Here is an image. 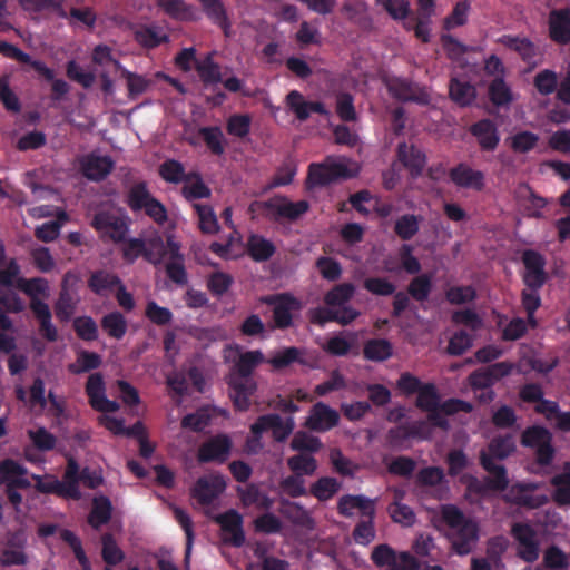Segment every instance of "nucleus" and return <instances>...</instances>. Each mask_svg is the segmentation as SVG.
I'll return each mask as SVG.
<instances>
[{
    "mask_svg": "<svg viewBox=\"0 0 570 570\" xmlns=\"http://www.w3.org/2000/svg\"><path fill=\"white\" fill-rule=\"evenodd\" d=\"M60 538L63 542H66L73 551L76 559L81 566L82 570H92L91 563L82 548L80 539L70 530H62L60 533Z\"/></svg>",
    "mask_w": 570,
    "mask_h": 570,
    "instance_id": "e2e57ef3",
    "label": "nucleus"
},
{
    "mask_svg": "<svg viewBox=\"0 0 570 570\" xmlns=\"http://www.w3.org/2000/svg\"><path fill=\"white\" fill-rule=\"evenodd\" d=\"M66 0H19L21 8L30 14L52 12L61 19H68V11L63 7Z\"/></svg>",
    "mask_w": 570,
    "mask_h": 570,
    "instance_id": "c756f323",
    "label": "nucleus"
},
{
    "mask_svg": "<svg viewBox=\"0 0 570 570\" xmlns=\"http://www.w3.org/2000/svg\"><path fill=\"white\" fill-rule=\"evenodd\" d=\"M246 252L254 262L262 263L273 257L276 247L264 236L252 233L246 240Z\"/></svg>",
    "mask_w": 570,
    "mask_h": 570,
    "instance_id": "cd10ccee",
    "label": "nucleus"
},
{
    "mask_svg": "<svg viewBox=\"0 0 570 570\" xmlns=\"http://www.w3.org/2000/svg\"><path fill=\"white\" fill-rule=\"evenodd\" d=\"M196 71L204 85L208 87L223 81L220 66L207 56L203 61L197 62Z\"/></svg>",
    "mask_w": 570,
    "mask_h": 570,
    "instance_id": "a18cd8bd",
    "label": "nucleus"
},
{
    "mask_svg": "<svg viewBox=\"0 0 570 570\" xmlns=\"http://www.w3.org/2000/svg\"><path fill=\"white\" fill-rule=\"evenodd\" d=\"M338 423V412L324 402H317L311 407L304 425L313 432H327Z\"/></svg>",
    "mask_w": 570,
    "mask_h": 570,
    "instance_id": "2eb2a0df",
    "label": "nucleus"
},
{
    "mask_svg": "<svg viewBox=\"0 0 570 570\" xmlns=\"http://www.w3.org/2000/svg\"><path fill=\"white\" fill-rule=\"evenodd\" d=\"M68 219L66 212H60L56 220H50L37 226L35 236L43 243L53 242L60 234L63 222Z\"/></svg>",
    "mask_w": 570,
    "mask_h": 570,
    "instance_id": "603ef678",
    "label": "nucleus"
},
{
    "mask_svg": "<svg viewBox=\"0 0 570 570\" xmlns=\"http://www.w3.org/2000/svg\"><path fill=\"white\" fill-rule=\"evenodd\" d=\"M114 161L109 156L90 154L81 160L82 174L92 181L104 180L112 170Z\"/></svg>",
    "mask_w": 570,
    "mask_h": 570,
    "instance_id": "393cba45",
    "label": "nucleus"
},
{
    "mask_svg": "<svg viewBox=\"0 0 570 570\" xmlns=\"http://www.w3.org/2000/svg\"><path fill=\"white\" fill-rule=\"evenodd\" d=\"M265 303L274 305L273 321L276 328L286 330L293 325L292 312L301 308L299 301L291 294L268 296Z\"/></svg>",
    "mask_w": 570,
    "mask_h": 570,
    "instance_id": "1a4fd4ad",
    "label": "nucleus"
},
{
    "mask_svg": "<svg viewBox=\"0 0 570 570\" xmlns=\"http://www.w3.org/2000/svg\"><path fill=\"white\" fill-rule=\"evenodd\" d=\"M554 488L552 500L558 507L570 505V472L556 474L550 480Z\"/></svg>",
    "mask_w": 570,
    "mask_h": 570,
    "instance_id": "a19ab883",
    "label": "nucleus"
},
{
    "mask_svg": "<svg viewBox=\"0 0 570 570\" xmlns=\"http://www.w3.org/2000/svg\"><path fill=\"white\" fill-rule=\"evenodd\" d=\"M295 422L293 417L283 420L278 414H264L256 419L255 430L258 432L272 431L273 439L276 442H284L293 433Z\"/></svg>",
    "mask_w": 570,
    "mask_h": 570,
    "instance_id": "f3484780",
    "label": "nucleus"
},
{
    "mask_svg": "<svg viewBox=\"0 0 570 570\" xmlns=\"http://www.w3.org/2000/svg\"><path fill=\"white\" fill-rule=\"evenodd\" d=\"M362 354L366 361L383 363L392 357L393 344L387 338H370L364 342Z\"/></svg>",
    "mask_w": 570,
    "mask_h": 570,
    "instance_id": "c85d7f7f",
    "label": "nucleus"
},
{
    "mask_svg": "<svg viewBox=\"0 0 570 570\" xmlns=\"http://www.w3.org/2000/svg\"><path fill=\"white\" fill-rule=\"evenodd\" d=\"M476 291L471 285L451 286L445 291V299L451 305H463L472 303L476 298Z\"/></svg>",
    "mask_w": 570,
    "mask_h": 570,
    "instance_id": "052dcab7",
    "label": "nucleus"
},
{
    "mask_svg": "<svg viewBox=\"0 0 570 570\" xmlns=\"http://www.w3.org/2000/svg\"><path fill=\"white\" fill-rule=\"evenodd\" d=\"M100 325L108 336L115 340H121L126 335L128 327L127 320L118 311L104 315Z\"/></svg>",
    "mask_w": 570,
    "mask_h": 570,
    "instance_id": "4c0bfd02",
    "label": "nucleus"
},
{
    "mask_svg": "<svg viewBox=\"0 0 570 570\" xmlns=\"http://www.w3.org/2000/svg\"><path fill=\"white\" fill-rule=\"evenodd\" d=\"M387 90L393 98L403 102L430 104L431 96L424 89L404 78H393L387 82Z\"/></svg>",
    "mask_w": 570,
    "mask_h": 570,
    "instance_id": "9b49d317",
    "label": "nucleus"
},
{
    "mask_svg": "<svg viewBox=\"0 0 570 570\" xmlns=\"http://www.w3.org/2000/svg\"><path fill=\"white\" fill-rule=\"evenodd\" d=\"M441 517L450 528L452 550L459 556L469 554L479 539V527L454 504L443 505Z\"/></svg>",
    "mask_w": 570,
    "mask_h": 570,
    "instance_id": "7ed1b4c3",
    "label": "nucleus"
},
{
    "mask_svg": "<svg viewBox=\"0 0 570 570\" xmlns=\"http://www.w3.org/2000/svg\"><path fill=\"white\" fill-rule=\"evenodd\" d=\"M154 199L146 181L134 184L127 194V205L132 212L142 210Z\"/></svg>",
    "mask_w": 570,
    "mask_h": 570,
    "instance_id": "79ce46f5",
    "label": "nucleus"
},
{
    "mask_svg": "<svg viewBox=\"0 0 570 570\" xmlns=\"http://www.w3.org/2000/svg\"><path fill=\"white\" fill-rule=\"evenodd\" d=\"M30 309L39 322V333L48 342L58 340V330L52 324V314L49 305L41 299L30 301Z\"/></svg>",
    "mask_w": 570,
    "mask_h": 570,
    "instance_id": "a878e982",
    "label": "nucleus"
},
{
    "mask_svg": "<svg viewBox=\"0 0 570 570\" xmlns=\"http://www.w3.org/2000/svg\"><path fill=\"white\" fill-rule=\"evenodd\" d=\"M181 195L188 202L196 199L209 198L212 195L210 188L204 183L202 175L198 171H189L188 179L184 183Z\"/></svg>",
    "mask_w": 570,
    "mask_h": 570,
    "instance_id": "2f4dec72",
    "label": "nucleus"
},
{
    "mask_svg": "<svg viewBox=\"0 0 570 570\" xmlns=\"http://www.w3.org/2000/svg\"><path fill=\"white\" fill-rule=\"evenodd\" d=\"M66 281L65 277L59 297L55 304V313L60 322H68L72 317L77 306V301L73 299L70 291L66 286Z\"/></svg>",
    "mask_w": 570,
    "mask_h": 570,
    "instance_id": "37998d69",
    "label": "nucleus"
},
{
    "mask_svg": "<svg viewBox=\"0 0 570 570\" xmlns=\"http://www.w3.org/2000/svg\"><path fill=\"white\" fill-rule=\"evenodd\" d=\"M511 535L518 542L517 556L528 563H533L540 554V543L535 530L524 522H517L511 528Z\"/></svg>",
    "mask_w": 570,
    "mask_h": 570,
    "instance_id": "0eeeda50",
    "label": "nucleus"
},
{
    "mask_svg": "<svg viewBox=\"0 0 570 570\" xmlns=\"http://www.w3.org/2000/svg\"><path fill=\"white\" fill-rule=\"evenodd\" d=\"M60 538L63 542H66L73 551L76 559L81 566L82 570H92L91 563L82 548L80 539L70 530H62L60 533Z\"/></svg>",
    "mask_w": 570,
    "mask_h": 570,
    "instance_id": "0e129e2a",
    "label": "nucleus"
},
{
    "mask_svg": "<svg viewBox=\"0 0 570 570\" xmlns=\"http://www.w3.org/2000/svg\"><path fill=\"white\" fill-rule=\"evenodd\" d=\"M521 444L535 450V460L539 465L547 466L551 464L554 448L552 445V433L547 428L541 425L527 428L521 434Z\"/></svg>",
    "mask_w": 570,
    "mask_h": 570,
    "instance_id": "423d86ee",
    "label": "nucleus"
},
{
    "mask_svg": "<svg viewBox=\"0 0 570 570\" xmlns=\"http://www.w3.org/2000/svg\"><path fill=\"white\" fill-rule=\"evenodd\" d=\"M121 279L112 273L104 269L91 273L88 278L89 289L98 296H105L108 292L120 285Z\"/></svg>",
    "mask_w": 570,
    "mask_h": 570,
    "instance_id": "7c9ffc66",
    "label": "nucleus"
},
{
    "mask_svg": "<svg viewBox=\"0 0 570 570\" xmlns=\"http://www.w3.org/2000/svg\"><path fill=\"white\" fill-rule=\"evenodd\" d=\"M232 446V440L227 434H217L199 446L197 459L200 463H224L230 454Z\"/></svg>",
    "mask_w": 570,
    "mask_h": 570,
    "instance_id": "f8f14e48",
    "label": "nucleus"
},
{
    "mask_svg": "<svg viewBox=\"0 0 570 570\" xmlns=\"http://www.w3.org/2000/svg\"><path fill=\"white\" fill-rule=\"evenodd\" d=\"M91 227L101 239H109L115 244L125 242L129 232L127 219L111 210H98L91 218Z\"/></svg>",
    "mask_w": 570,
    "mask_h": 570,
    "instance_id": "39448f33",
    "label": "nucleus"
},
{
    "mask_svg": "<svg viewBox=\"0 0 570 570\" xmlns=\"http://www.w3.org/2000/svg\"><path fill=\"white\" fill-rule=\"evenodd\" d=\"M264 362V354L259 350L246 351L239 354L237 361L230 367L228 375L254 379L253 374L258 365Z\"/></svg>",
    "mask_w": 570,
    "mask_h": 570,
    "instance_id": "bb28decb",
    "label": "nucleus"
},
{
    "mask_svg": "<svg viewBox=\"0 0 570 570\" xmlns=\"http://www.w3.org/2000/svg\"><path fill=\"white\" fill-rule=\"evenodd\" d=\"M101 557L108 566H116L125 559V553L118 547L115 538L110 533H105L101 537Z\"/></svg>",
    "mask_w": 570,
    "mask_h": 570,
    "instance_id": "13d9d810",
    "label": "nucleus"
},
{
    "mask_svg": "<svg viewBox=\"0 0 570 570\" xmlns=\"http://www.w3.org/2000/svg\"><path fill=\"white\" fill-rule=\"evenodd\" d=\"M449 95L455 104L461 107H466L474 101L476 90L469 81H461L456 78H452L449 85Z\"/></svg>",
    "mask_w": 570,
    "mask_h": 570,
    "instance_id": "473e14b6",
    "label": "nucleus"
},
{
    "mask_svg": "<svg viewBox=\"0 0 570 570\" xmlns=\"http://www.w3.org/2000/svg\"><path fill=\"white\" fill-rule=\"evenodd\" d=\"M386 444L394 450H407L411 448V434L405 424L391 428L385 436Z\"/></svg>",
    "mask_w": 570,
    "mask_h": 570,
    "instance_id": "6e6d98bb",
    "label": "nucleus"
},
{
    "mask_svg": "<svg viewBox=\"0 0 570 570\" xmlns=\"http://www.w3.org/2000/svg\"><path fill=\"white\" fill-rule=\"evenodd\" d=\"M354 173L342 161L326 157L322 163H312L308 166L306 184L309 188L327 186L340 179L354 177Z\"/></svg>",
    "mask_w": 570,
    "mask_h": 570,
    "instance_id": "20e7f679",
    "label": "nucleus"
},
{
    "mask_svg": "<svg viewBox=\"0 0 570 570\" xmlns=\"http://www.w3.org/2000/svg\"><path fill=\"white\" fill-rule=\"evenodd\" d=\"M226 383L235 409L240 412L247 411L250 407L252 397L257 390L255 379L227 375Z\"/></svg>",
    "mask_w": 570,
    "mask_h": 570,
    "instance_id": "ddd939ff",
    "label": "nucleus"
},
{
    "mask_svg": "<svg viewBox=\"0 0 570 570\" xmlns=\"http://www.w3.org/2000/svg\"><path fill=\"white\" fill-rule=\"evenodd\" d=\"M376 499H370L363 494H345L337 502V513L345 518L353 517V510L357 509L362 517L376 514Z\"/></svg>",
    "mask_w": 570,
    "mask_h": 570,
    "instance_id": "aec40b11",
    "label": "nucleus"
},
{
    "mask_svg": "<svg viewBox=\"0 0 570 570\" xmlns=\"http://www.w3.org/2000/svg\"><path fill=\"white\" fill-rule=\"evenodd\" d=\"M363 288L375 296H390L395 293L396 286L386 277H366Z\"/></svg>",
    "mask_w": 570,
    "mask_h": 570,
    "instance_id": "774afa93",
    "label": "nucleus"
},
{
    "mask_svg": "<svg viewBox=\"0 0 570 570\" xmlns=\"http://www.w3.org/2000/svg\"><path fill=\"white\" fill-rule=\"evenodd\" d=\"M515 451L512 434L494 436L488 444V451L480 452V464L490 474L483 481L473 478L468 488L471 492L484 495L488 491L503 492L509 488L507 469L494 463V459L504 460Z\"/></svg>",
    "mask_w": 570,
    "mask_h": 570,
    "instance_id": "f257e3e1",
    "label": "nucleus"
},
{
    "mask_svg": "<svg viewBox=\"0 0 570 570\" xmlns=\"http://www.w3.org/2000/svg\"><path fill=\"white\" fill-rule=\"evenodd\" d=\"M135 40L144 48L154 49L169 41L168 35L161 32L158 27L141 26L134 33Z\"/></svg>",
    "mask_w": 570,
    "mask_h": 570,
    "instance_id": "72a5a7b5",
    "label": "nucleus"
},
{
    "mask_svg": "<svg viewBox=\"0 0 570 570\" xmlns=\"http://www.w3.org/2000/svg\"><path fill=\"white\" fill-rule=\"evenodd\" d=\"M340 488L341 483L335 478L322 476L311 485L308 493L324 502L332 499Z\"/></svg>",
    "mask_w": 570,
    "mask_h": 570,
    "instance_id": "c03bdc74",
    "label": "nucleus"
},
{
    "mask_svg": "<svg viewBox=\"0 0 570 570\" xmlns=\"http://www.w3.org/2000/svg\"><path fill=\"white\" fill-rule=\"evenodd\" d=\"M239 498L245 507L256 505L258 509L269 510L274 500L256 484H249L245 490H239Z\"/></svg>",
    "mask_w": 570,
    "mask_h": 570,
    "instance_id": "c9c22d12",
    "label": "nucleus"
},
{
    "mask_svg": "<svg viewBox=\"0 0 570 570\" xmlns=\"http://www.w3.org/2000/svg\"><path fill=\"white\" fill-rule=\"evenodd\" d=\"M416 406L422 411L436 410L440 406V395L433 383H425L417 392Z\"/></svg>",
    "mask_w": 570,
    "mask_h": 570,
    "instance_id": "680f3d73",
    "label": "nucleus"
},
{
    "mask_svg": "<svg viewBox=\"0 0 570 570\" xmlns=\"http://www.w3.org/2000/svg\"><path fill=\"white\" fill-rule=\"evenodd\" d=\"M287 466L295 475H313L317 470V461L311 454L298 453L287 459Z\"/></svg>",
    "mask_w": 570,
    "mask_h": 570,
    "instance_id": "8fccbe9b",
    "label": "nucleus"
},
{
    "mask_svg": "<svg viewBox=\"0 0 570 570\" xmlns=\"http://www.w3.org/2000/svg\"><path fill=\"white\" fill-rule=\"evenodd\" d=\"M226 489V482L219 474L200 476L190 490V494L200 505H209Z\"/></svg>",
    "mask_w": 570,
    "mask_h": 570,
    "instance_id": "dca6fc26",
    "label": "nucleus"
},
{
    "mask_svg": "<svg viewBox=\"0 0 570 570\" xmlns=\"http://www.w3.org/2000/svg\"><path fill=\"white\" fill-rule=\"evenodd\" d=\"M500 42L507 48L518 52L522 60L528 63L532 62L537 56V48L528 38L503 36Z\"/></svg>",
    "mask_w": 570,
    "mask_h": 570,
    "instance_id": "e433bc0d",
    "label": "nucleus"
},
{
    "mask_svg": "<svg viewBox=\"0 0 570 570\" xmlns=\"http://www.w3.org/2000/svg\"><path fill=\"white\" fill-rule=\"evenodd\" d=\"M364 519L358 521L353 529L352 537L357 544L368 546L375 539V525L372 517H363Z\"/></svg>",
    "mask_w": 570,
    "mask_h": 570,
    "instance_id": "bf43d9fd",
    "label": "nucleus"
},
{
    "mask_svg": "<svg viewBox=\"0 0 570 570\" xmlns=\"http://www.w3.org/2000/svg\"><path fill=\"white\" fill-rule=\"evenodd\" d=\"M397 159L409 170L411 177L417 178L422 175L426 165L425 154L414 145L401 142L397 146Z\"/></svg>",
    "mask_w": 570,
    "mask_h": 570,
    "instance_id": "4be33fe9",
    "label": "nucleus"
},
{
    "mask_svg": "<svg viewBox=\"0 0 570 570\" xmlns=\"http://www.w3.org/2000/svg\"><path fill=\"white\" fill-rule=\"evenodd\" d=\"M432 287V276L429 274H421L411 279L406 292L414 301L423 303L429 298Z\"/></svg>",
    "mask_w": 570,
    "mask_h": 570,
    "instance_id": "de8ad7c7",
    "label": "nucleus"
},
{
    "mask_svg": "<svg viewBox=\"0 0 570 570\" xmlns=\"http://www.w3.org/2000/svg\"><path fill=\"white\" fill-rule=\"evenodd\" d=\"M355 294V286L352 283H341L332 287L324 295V303L328 307H341L346 305Z\"/></svg>",
    "mask_w": 570,
    "mask_h": 570,
    "instance_id": "58836bf2",
    "label": "nucleus"
},
{
    "mask_svg": "<svg viewBox=\"0 0 570 570\" xmlns=\"http://www.w3.org/2000/svg\"><path fill=\"white\" fill-rule=\"evenodd\" d=\"M111 512V501L104 495L97 497L92 500V509L88 517V522L94 529H99L102 524L109 522Z\"/></svg>",
    "mask_w": 570,
    "mask_h": 570,
    "instance_id": "f704fd0d",
    "label": "nucleus"
},
{
    "mask_svg": "<svg viewBox=\"0 0 570 570\" xmlns=\"http://www.w3.org/2000/svg\"><path fill=\"white\" fill-rule=\"evenodd\" d=\"M159 176L169 184H180L188 179L184 165L176 159H167L159 166Z\"/></svg>",
    "mask_w": 570,
    "mask_h": 570,
    "instance_id": "09e8293b",
    "label": "nucleus"
},
{
    "mask_svg": "<svg viewBox=\"0 0 570 570\" xmlns=\"http://www.w3.org/2000/svg\"><path fill=\"white\" fill-rule=\"evenodd\" d=\"M73 330L77 336L87 342L98 338V326L91 316H78L73 320Z\"/></svg>",
    "mask_w": 570,
    "mask_h": 570,
    "instance_id": "69168bd1",
    "label": "nucleus"
},
{
    "mask_svg": "<svg viewBox=\"0 0 570 570\" xmlns=\"http://www.w3.org/2000/svg\"><path fill=\"white\" fill-rule=\"evenodd\" d=\"M539 489V484L535 482H520L511 485L505 495V500L514 505L538 509L546 505L549 502V498L546 494H533Z\"/></svg>",
    "mask_w": 570,
    "mask_h": 570,
    "instance_id": "6e6552de",
    "label": "nucleus"
},
{
    "mask_svg": "<svg viewBox=\"0 0 570 570\" xmlns=\"http://www.w3.org/2000/svg\"><path fill=\"white\" fill-rule=\"evenodd\" d=\"M490 101L497 106H507L512 101V92L504 79L499 77L492 80L488 90Z\"/></svg>",
    "mask_w": 570,
    "mask_h": 570,
    "instance_id": "4d7b16f0",
    "label": "nucleus"
},
{
    "mask_svg": "<svg viewBox=\"0 0 570 570\" xmlns=\"http://www.w3.org/2000/svg\"><path fill=\"white\" fill-rule=\"evenodd\" d=\"M470 132L476 138L482 150L493 151L500 141L497 125L489 118L481 119L470 127Z\"/></svg>",
    "mask_w": 570,
    "mask_h": 570,
    "instance_id": "5701e85b",
    "label": "nucleus"
},
{
    "mask_svg": "<svg viewBox=\"0 0 570 570\" xmlns=\"http://www.w3.org/2000/svg\"><path fill=\"white\" fill-rule=\"evenodd\" d=\"M421 219L414 214H404L395 220L394 233L402 240H410L417 234Z\"/></svg>",
    "mask_w": 570,
    "mask_h": 570,
    "instance_id": "3c124183",
    "label": "nucleus"
},
{
    "mask_svg": "<svg viewBox=\"0 0 570 570\" xmlns=\"http://www.w3.org/2000/svg\"><path fill=\"white\" fill-rule=\"evenodd\" d=\"M156 6L176 21L194 22L199 19L197 9L185 0H157Z\"/></svg>",
    "mask_w": 570,
    "mask_h": 570,
    "instance_id": "b1692460",
    "label": "nucleus"
},
{
    "mask_svg": "<svg viewBox=\"0 0 570 570\" xmlns=\"http://www.w3.org/2000/svg\"><path fill=\"white\" fill-rule=\"evenodd\" d=\"M521 261L524 266L522 282L525 288L521 293V304L527 314H535L541 306L540 289L549 279L546 272L544 256L534 249L522 252Z\"/></svg>",
    "mask_w": 570,
    "mask_h": 570,
    "instance_id": "f03ea898",
    "label": "nucleus"
},
{
    "mask_svg": "<svg viewBox=\"0 0 570 570\" xmlns=\"http://www.w3.org/2000/svg\"><path fill=\"white\" fill-rule=\"evenodd\" d=\"M215 522L220 525L224 532V542L235 548H240L245 543V533L243 530V517L238 511L229 509L215 517Z\"/></svg>",
    "mask_w": 570,
    "mask_h": 570,
    "instance_id": "4468645a",
    "label": "nucleus"
},
{
    "mask_svg": "<svg viewBox=\"0 0 570 570\" xmlns=\"http://www.w3.org/2000/svg\"><path fill=\"white\" fill-rule=\"evenodd\" d=\"M309 209L307 200L291 202L285 196L273 197L272 222H295Z\"/></svg>",
    "mask_w": 570,
    "mask_h": 570,
    "instance_id": "a211bd4d",
    "label": "nucleus"
},
{
    "mask_svg": "<svg viewBox=\"0 0 570 570\" xmlns=\"http://www.w3.org/2000/svg\"><path fill=\"white\" fill-rule=\"evenodd\" d=\"M198 135L203 138L208 149L216 156H220L225 151L224 135L219 127H200Z\"/></svg>",
    "mask_w": 570,
    "mask_h": 570,
    "instance_id": "864d4df0",
    "label": "nucleus"
},
{
    "mask_svg": "<svg viewBox=\"0 0 570 570\" xmlns=\"http://www.w3.org/2000/svg\"><path fill=\"white\" fill-rule=\"evenodd\" d=\"M450 180L460 188H471L476 191L483 190L484 174L481 170L471 168L465 163H460L449 171Z\"/></svg>",
    "mask_w": 570,
    "mask_h": 570,
    "instance_id": "412c9836",
    "label": "nucleus"
},
{
    "mask_svg": "<svg viewBox=\"0 0 570 570\" xmlns=\"http://www.w3.org/2000/svg\"><path fill=\"white\" fill-rule=\"evenodd\" d=\"M514 365L510 362H498L487 367L478 368L469 375L471 387L476 390H489L502 377L511 374Z\"/></svg>",
    "mask_w": 570,
    "mask_h": 570,
    "instance_id": "9d476101",
    "label": "nucleus"
},
{
    "mask_svg": "<svg viewBox=\"0 0 570 570\" xmlns=\"http://www.w3.org/2000/svg\"><path fill=\"white\" fill-rule=\"evenodd\" d=\"M287 108L296 116L299 121H305L309 118V101L304 99V96L298 90H292L285 98Z\"/></svg>",
    "mask_w": 570,
    "mask_h": 570,
    "instance_id": "338daca9",
    "label": "nucleus"
},
{
    "mask_svg": "<svg viewBox=\"0 0 570 570\" xmlns=\"http://www.w3.org/2000/svg\"><path fill=\"white\" fill-rule=\"evenodd\" d=\"M198 216V226L204 234H216L219 229L216 214L209 205L194 204Z\"/></svg>",
    "mask_w": 570,
    "mask_h": 570,
    "instance_id": "5fc2aeb1",
    "label": "nucleus"
},
{
    "mask_svg": "<svg viewBox=\"0 0 570 570\" xmlns=\"http://www.w3.org/2000/svg\"><path fill=\"white\" fill-rule=\"evenodd\" d=\"M102 363L101 356L96 352L81 350L75 363L68 365V371L72 374H81L97 370Z\"/></svg>",
    "mask_w": 570,
    "mask_h": 570,
    "instance_id": "49530a36",
    "label": "nucleus"
},
{
    "mask_svg": "<svg viewBox=\"0 0 570 570\" xmlns=\"http://www.w3.org/2000/svg\"><path fill=\"white\" fill-rule=\"evenodd\" d=\"M289 445L293 451L311 455L317 453L323 446L320 438L305 431H297L292 438Z\"/></svg>",
    "mask_w": 570,
    "mask_h": 570,
    "instance_id": "ea45409f",
    "label": "nucleus"
},
{
    "mask_svg": "<svg viewBox=\"0 0 570 570\" xmlns=\"http://www.w3.org/2000/svg\"><path fill=\"white\" fill-rule=\"evenodd\" d=\"M548 32L551 41L558 45L570 42V9H553L548 17Z\"/></svg>",
    "mask_w": 570,
    "mask_h": 570,
    "instance_id": "6ab92c4d",
    "label": "nucleus"
}]
</instances>
